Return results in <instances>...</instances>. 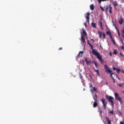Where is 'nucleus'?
<instances>
[{
	"label": "nucleus",
	"instance_id": "nucleus-1",
	"mask_svg": "<svg viewBox=\"0 0 124 124\" xmlns=\"http://www.w3.org/2000/svg\"><path fill=\"white\" fill-rule=\"evenodd\" d=\"M90 47H91L92 50V54L93 55H94V56H96V58L99 60L102 64H103V62H104V60L102 59V57L101 55H100V54L94 49H93V46L92 44H89Z\"/></svg>",
	"mask_w": 124,
	"mask_h": 124
},
{
	"label": "nucleus",
	"instance_id": "nucleus-2",
	"mask_svg": "<svg viewBox=\"0 0 124 124\" xmlns=\"http://www.w3.org/2000/svg\"><path fill=\"white\" fill-rule=\"evenodd\" d=\"M104 68L106 72H107V73H109V74H110V77L112 79H113V78H114L113 77L112 75H114V73H112V70H110V68L108 67V65H107V64L104 65Z\"/></svg>",
	"mask_w": 124,
	"mask_h": 124
},
{
	"label": "nucleus",
	"instance_id": "nucleus-3",
	"mask_svg": "<svg viewBox=\"0 0 124 124\" xmlns=\"http://www.w3.org/2000/svg\"><path fill=\"white\" fill-rule=\"evenodd\" d=\"M93 98L94 100V102L93 104V107L95 108V107H97L98 105V101L97 100V94L95 93V96H93Z\"/></svg>",
	"mask_w": 124,
	"mask_h": 124
},
{
	"label": "nucleus",
	"instance_id": "nucleus-4",
	"mask_svg": "<svg viewBox=\"0 0 124 124\" xmlns=\"http://www.w3.org/2000/svg\"><path fill=\"white\" fill-rule=\"evenodd\" d=\"M106 97L107 99H108V101H109V102L110 103H111V106H112L113 107V106H114V101H113L114 97H113L111 96H109L108 95H106Z\"/></svg>",
	"mask_w": 124,
	"mask_h": 124
},
{
	"label": "nucleus",
	"instance_id": "nucleus-5",
	"mask_svg": "<svg viewBox=\"0 0 124 124\" xmlns=\"http://www.w3.org/2000/svg\"><path fill=\"white\" fill-rule=\"evenodd\" d=\"M114 96L115 99L119 101L121 104H123V99L121 97H120V95H119V93H115Z\"/></svg>",
	"mask_w": 124,
	"mask_h": 124
},
{
	"label": "nucleus",
	"instance_id": "nucleus-6",
	"mask_svg": "<svg viewBox=\"0 0 124 124\" xmlns=\"http://www.w3.org/2000/svg\"><path fill=\"white\" fill-rule=\"evenodd\" d=\"M108 9H109V12L110 14H112L113 11V7L111 6V5L108 6V5H106V12H108Z\"/></svg>",
	"mask_w": 124,
	"mask_h": 124
},
{
	"label": "nucleus",
	"instance_id": "nucleus-7",
	"mask_svg": "<svg viewBox=\"0 0 124 124\" xmlns=\"http://www.w3.org/2000/svg\"><path fill=\"white\" fill-rule=\"evenodd\" d=\"M101 101L103 104V105L105 110H106V107H107V101H106V100H105V99H104V98H102L101 99Z\"/></svg>",
	"mask_w": 124,
	"mask_h": 124
},
{
	"label": "nucleus",
	"instance_id": "nucleus-8",
	"mask_svg": "<svg viewBox=\"0 0 124 124\" xmlns=\"http://www.w3.org/2000/svg\"><path fill=\"white\" fill-rule=\"evenodd\" d=\"M90 14L89 12L87 13V16H85L88 24H90Z\"/></svg>",
	"mask_w": 124,
	"mask_h": 124
},
{
	"label": "nucleus",
	"instance_id": "nucleus-9",
	"mask_svg": "<svg viewBox=\"0 0 124 124\" xmlns=\"http://www.w3.org/2000/svg\"><path fill=\"white\" fill-rule=\"evenodd\" d=\"M81 42H83V43H85V38L84 37V35H83V33H81Z\"/></svg>",
	"mask_w": 124,
	"mask_h": 124
},
{
	"label": "nucleus",
	"instance_id": "nucleus-10",
	"mask_svg": "<svg viewBox=\"0 0 124 124\" xmlns=\"http://www.w3.org/2000/svg\"><path fill=\"white\" fill-rule=\"evenodd\" d=\"M83 56V51H80L78 56H77V59H79L80 57H82Z\"/></svg>",
	"mask_w": 124,
	"mask_h": 124
},
{
	"label": "nucleus",
	"instance_id": "nucleus-11",
	"mask_svg": "<svg viewBox=\"0 0 124 124\" xmlns=\"http://www.w3.org/2000/svg\"><path fill=\"white\" fill-rule=\"evenodd\" d=\"M91 26L92 27V28H94V29H96V25H95V23L92 22L91 23Z\"/></svg>",
	"mask_w": 124,
	"mask_h": 124
},
{
	"label": "nucleus",
	"instance_id": "nucleus-12",
	"mask_svg": "<svg viewBox=\"0 0 124 124\" xmlns=\"http://www.w3.org/2000/svg\"><path fill=\"white\" fill-rule=\"evenodd\" d=\"M119 23L120 25H123V23H124V20L123 18H121V19L119 21Z\"/></svg>",
	"mask_w": 124,
	"mask_h": 124
},
{
	"label": "nucleus",
	"instance_id": "nucleus-13",
	"mask_svg": "<svg viewBox=\"0 0 124 124\" xmlns=\"http://www.w3.org/2000/svg\"><path fill=\"white\" fill-rule=\"evenodd\" d=\"M90 9L91 10H94V6L93 4H92L90 5Z\"/></svg>",
	"mask_w": 124,
	"mask_h": 124
},
{
	"label": "nucleus",
	"instance_id": "nucleus-14",
	"mask_svg": "<svg viewBox=\"0 0 124 124\" xmlns=\"http://www.w3.org/2000/svg\"><path fill=\"white\" fill-rule=\"evenodd\" d=\"M106 119H107V121H108V124H111V121L110 120V119H109V118H108V117H106Z\"/></svg>",
	"mask_w": 124,
	"mask_h": 124
},
{
	"label": "nucleus",
	"instance_id": "nucleus-15",
	"mask_svg": "<svg viewBox=\"0 0 124 124\" xmlns=\"http://www.w3.org/2000/svg\"><path fill=\"white\" fill-rule=\"evenodd\" d=\"M82 31H83V34H84L85 36H87V32H86V31L85 30V29H83Z\"/></svg>",
	"mask_w": 124,
	"mask_h": 124
},
{
	"label": "nucleus",
	"instance_id": "nucleus-16",
	"mask_svg": "<svg viewBox=\"0 0 124 124\" xmlns=\"http://www.w3.org/2000/svg\"><path fill=\"white\" fill-rule=\"evenodd\" d=\"M98 34L99 35V38H101V36L102 35V32L100 31H98Z\"/></svg>",
	"mask_w": 124,
	"mask_h": 124
},
{
	"label": "nucleus",
	"instance_id": "nucleus-17",
	"mask_svg": "<svg viewBox=\"0 0 124 124\" xmlns=\"http://www.w3.org/2000/svg\"><path fill=\"white\" fill-rule=\"evenodd\" d=\"M94 70H95V72H96V73L97 74L98 76H100V74H99V71H98V70H96V69H94Z\"/></svg>",
	"mask_w": 124,
	"mask_h": 124
},
{
	"label": "nucleus",
	"instance_id": "nucleus-18",
	"mask_svg": "<svg viewBox=\"0 0 124 124\" xmlns=\"http://www.w3.org/2000/svg\"><path fill=\"white\" fill-rule=\"evenodd\" d=\"M109 0H98L99 3H101V1H107Z\"/></svg>",
	"mask_w": 124,
	"mask_h": 124
},
{
	"label": "nucleus",
	"instance_id": "nucleus-19",
	"mask_svg": "<svg viewBox=\"0 0 124 124\" xmlns=\"http://www.w3.org/2000/svg\"><path fill=\"white\" fill-rule=\"evenodd\" d=\"M93 63H94L95 67L97 68V65L98 64H97V62H95V61H94V62H93Z\"/></svg>",
	"mask_w": 124,
	"mask_h": 124
},
{
	"label": "nucleus",
	"instance_id": "nucleus-20",
	"mask_svg": "<svg viewBox=\"0 0 124 124\" xmlns=\"http://www.w3.org/2000/svg\"><path fill=\"white\" fill-rule=\"evenodd\" d=\"M106 34H107V35H111V32L110 31H108L106 32Z\"/></svg>",
	"mask_w": 124,
	"mask_h": 124
},
{
	"label": "nucleus",
	"instance_id": "nucleus-21",
	"mask_svg": "<svg viewBox=\"0 0 124 124\" xmlns=\"http://www.w3.org/2000/svg\"><path fill=\"white\" fill-rule=\"evenodd\" d=\"M113 54H114V55H117V54H118V51H117V50L116 49H115L114 50Z\"/></svg>",
	"mask_w": 124,
	"mask_h": 124
},
{
	"label": "nucleus",
	"instance_id": "nucleus-22",
	"mask_svg": "<svg viewBox=\"0 0 124 124\" xmlns=\"http://www.w3.org/2000/svg\"><path fill=\"white\" fill-rule=\"evenodd\" d=\"M117 33L118 34V36H119V37L121 36V34H120V31H119V29H117Z\"/></svg>",
	"mask_w": 124,
	"mask_h": 124
},
{
	"label": "nucleus",
	"instance_id": "nucleus-23",
	"mask_svg": "<svg viewBox=\"0 0 124 124\" xmlns=\"http://www.w3.org/2000/svg\"><path fill=\"white\" fill-rule=\"evenodd\" d=\"M111 41H112V42H113V43L114 45H116V42H115V40H114V39H112Z\"/></svg>",
	"mask_w": 124,
	"mask_h": 124
},
{
	"label": "nucleus",
	"instance_id": "nucleus-24",
	"mask_svg": "<svg viewBox=\"0 0 124 124\" xmlns=\"http://www.w3.org/2000/svg\"><path fill=\"white\" fill-rule=\"evenodd\" d=\"M118 86L119 87H121L122 88H124V83H122L121 84H118Z\"/></svg>",
	"mask_w": 124,
	"mask_h": 124
},
{
	"label": "nucleus",
	"instance_id": "nucleus-25",
	"mask_svg": "<svg viewBox=\"0 0 124 124\" xmlns=\"http://www.w3.org/2000/svg\"><path fill=\"white\" fill-rule=\"evenodd\" d=\"M85 62H86V63H87V64H89V61H88V59H87V58H85Z\"/></svg>",
	"mask_w": 124,
	"mask_h": 124
},
{
	"label": "nucleus",
	"instance_id": "nucleus-26",
	"mask_svg": "<svg viewBox=\"0 0 124 124\" xmlns=\"http://www.w3.org/2000/svg\"><path fill=\"white\" fill-rule=\"evenodd\" d=\"M93 91L94 92H96V93H97V89H96V88H95V87H93Z\"/></svg>",
	"mask_w": 124,
	"mask_h": 124
},
{
	"label": "nucleus",
	"instance_id": "nucleus-27",
	"mask_svg": "<svg viewBox=\"0 0 124 124\" xmlns=\"http://www.w3.org/2000/svg\"><path fill=\"white\" fill-rule=\"evenodd\" d=\"M117 5L118 3H117V2L113 3V6L117 7Z\"/></svg>",
	"mask_w": 124,
	"mask_h": 124
},
{
	"label": "nucleus",
	"instance_id": "nucleus-28",
	"mask_svg": "<svg viewBox=\"0 0 124 124\" xmlns=\"http://www.w3.org/2000/svg\"><path fill=\"white\" fill-rule=\"evenodd\" d=\"M116 71L118 73H120V72H121V69H117Z\"/></svg>",
	"mask_w": 124,
	"mask_h": 124
},
{
	"label": "nucleus",
	"instance_id": "nucleus-29",
	"mask_svg": "<svg viewBox=\"0 0 124 124\" xmlns=\"http://www.w3.org/2000/svg\"><path fill=\"white\" fill-rule=\"evenodd\" d=\"M103 36L104 39L106 38V34H105V33H103Z\"/></svg>",
	"mask_w": 124,
	"mask_h": 124
},
{
	"label": "nucleus",
	"instance_id": "nucleus-30",
	"mask_svg": "<svg viewBox=\"0 0 124 124\" xmlns=\"http://www.w3.org/2000/svg\"><path fill=\"white\" fill-rule=\"evenodd\" d=\"M99 25L101 28H102V22L101 21L99 22Z\"/></svg>",
	"mask_w": 124,
	"mask_h": 124
},
{
	"label": "nucleus",
	"instance_id": "nucleus-31",
	"mask_svg": "<svg viewBox=\"0 0 124 124\" xmlns=\"http://www.w3.org/2000/svg\"><path fill=\"white\" fill-rule=\"evenodd\" d=\"M120 56H121V57H124V54H122V52L120 53Z\"/></svg>",
	"mask_w": 124,
	"mask_h": 124
},
{
	"label": "nucleus",
	"instance_id": "nucleus-32",
	"mask_svg": "<svg viewBox=\"0 0 124 124\" xmlns=\"http://www.w3.org/2000/svg\"><path fill=\"white\" fill-rule=\"evenodd\" d=\"M79 76L80 79H83V76H82V75H81V74H79Z\"/></svg>",
	"mask_w": 124,
	"mask_h": 124
},
{
	"label": "nucleus",
	"instance_id": "nucleus-33",
	"mask_svg": "<svg viewBox=\"0 0 124 124\" xmlns=\"http://www.w3.org/2000/svg\"><path fill=\"white\" fill-rule=\"evenodd\" d=\"M109 113H110V114H114V110H111V111H109Z\"/></svg>",
	"mask_w": 124,
	"mask_h": 124
},
{
	"label": "nucleus",
	"instance_id": "nucleus-34",
	"mask_svg": "<svg viewBox=\"0 0 124 124\" xmlns=\"http://www.w3.org/2000/svg\"><path fill=\"white\" fill-rule=\"evenodd\" d=\"M100 8H101V9L102 11H105V10H104V8H103V7H102V6H100Z\"/></svg>",
	"mask_w": 124,
	"mask_h": 124
},
{
	"label": "nucleus",
	"instance_id": "nucleus-35",
	"mask_svg": "<svg viewBox=\"0 0 124 124\" xmlns=\"http://www.w3.org/2000/svg\"><path fill=\"white\" fill-rule=\"evenodd\" d=\"M109 36H110V39H113V38L112 37V34H111L109 35Z\"/></svg>",
	"mask_w": 124,
	"mask_h": 124
},
{
	"label": "nucleus",
	"instance_id": "nucleus-36",
	"mask_svg": "<svg viewBox=\"0 0 124 124\" xmlns=\"http://www.w3.org/2000/svg\"><path fill=\"white\" fill-rule=\"evenodd\" d=\"M113 70H117V68L113 67Z\"/></svg>",
	"mask_w": 124,
	"mask_h": 124
},
{
	"label": "nucleus",
	"instance_id": "nucleus-37",
	"mask_svg": "<svg viewBox=\"0 0 124 124\" xmlns=\"http://www.w3.org/2000/svg\"><path fill=\"white\" fill-rule=\"evenodd\" d=\"M122 35H124V30L122 31Z\"/></svg>",
	"mask_w": 124,
	"mask_h": 124
},
{
	"label": "nucleus",
	"instance_id": "nucleus-38",
	"mask_svg": "<svg viewBox=\"0 0 124 124\" xmlns=\"http://www.w3.org/2000/svg\"><path fill=\"white\" fill-rule=\"evenodd\" d=\"M112 80L113 81V83H116V81L115 80V78H112Z\"/></svg>",
	"mask_w": 124,
	"mask_h": 124
},
{
	"label": "nucleus",
	"instance_id": "nucleus-39",
	"mask_svg": "<svg viewBox=\"0 0 124 124\" xmlns=\"http://www.w3.org/2000/svg\"><path fill=\"white\" fill-rule=\"evenodd\" d=\"M87 44H88V45L90 46V44H91V43H90V42H89V40L87 41Z\"/></svg>",
	"mask_w": 124,
	"mask_h": 124
},
{
	"label": "nucleus",
	"instance_id": "nucleus-40",
	"mask_svg": "<svg viewBox=\"0 0 124 124\" xmlns=\"http://www.w3.org/2000/svg\"><path fill=\"white\" fill-rule=\"evenodd\" d=\"M91 40L93 42V43H94V40H93V39H91Z\"/></svg>",
	"mask_w": 124,
	"mask_h": 124
},
{
	"label": "nucleus",
	"instance_id": "nucleus-41",
	"mask_svg": "<svg viewBox=\"0 0 124 124\" xmlns=\"http://www.w3.org/2000/svg\"><path fill=\"white\" fill-rule=\"evenodd\" d=\"M90 88H93V84H91V86H90Z\"/></svg>",
	"mask_w": 124,
	"mask_h": 124
},
{
	"label": "nucleus",
	"instance_id": "nucleus-42",
	"mask_svg": "<svg viewBox=\"0 0 124 124\" xmlns=\"http://www.w3.org/2000/svg\"><path fill=\"white\" fill-rule=\"evenodd\" d=\"M120 124H124V123L123 122H122V121H121V122H120Z\"/></svg>",
	"mask_w": 124,
	"mask_h": 124
},
{
	"label": "nucleus",
	"instance_id": "nucleus-43",
	"mask_svg": "<svg viewBox=\"0 0 124 124\" xmlns=\"http://www.w3.org/2000/svg\"><path fill=\"white\" fill-rule=\"evenodd\" d=\"M59 50H62V47H60L59 48Z\"/></svg>",
	"mask_w": 124,
	"mask_h": 124
},
{
	"label": "nucleus",
	"instance_id": "nucleus-44",
	"mask_svg": "<svg viewBox=\"0 0 124 124\" xmlns=\"http://www.w3.org/2000/svg\"><path fill=\"white\" fill-rule=\"evenodd\" d=\"M84 26H85V28H87V24L84 23Z\"/></svg>",
	"mask_w": 124,
	"mask_h": 124
},
{
	"label": "nucleus",
	"instance_id": "nucleus-45",
	"mask_svg": "<svg viewBox=\"0 0 124 124\" xmlns=\"http://www.w3.org/2000/svg\"><path fill=\"white\" fill-rule=\"evenodd\" d=\"M122 43L123 45H124V41H123V40H122Z\"/></svg>",
	"mask_w": 124,
	"mask_h": 124
},
{
	"label": "nucleus",
	"instance_id": "nucleus-46",
	"mask_svg": "<svg viewBox=\"0 0 124 124\" xmlns=\"http://www.w3.org/2000/svg\"><path fill=\"white\" fill-rule=\"evenodd\" d=\"M121 48H122V49H124V46H121Z\"/></svg>",
	"mask_w": 124,
	"mask_h": 124
},
{
	"label": "nucleus",
	"instance_id": "nucleus-47",
	"mask_svg": "<svg viewBox=\"0 0 124 124\" xmlns=\"http://www.w3.org/2000/svg\"><path fill=\"white\" fill-rule=\"evenodd\" d=\"M118 80H121V79H120L119 77H118Z\"/></svg>",
	"mask_w": 124,
	"mask_h": 124
},
{
	"label": "nucleus",
	"instance_id": "nucleus-48",
	"mask_svg": "<svg viewBox=\"0 0 124 124\" xmlns=\"http://www.w3.org/2000/svg\"><path fill=\"white\" fill-rule=\"evenodd\" d=\"M110 56H112V54L110 53Z\"/></svg>",
	"mask_w": 124,
	"mask_h": 124
},
{
	"label": "nucleus",
	"instance_id": "nucleus-49",
	"mask_svg": "<svg viewBox=\"0 0 124 124\" xmlns=\"http://www.w3.org/2000/svg\"><path fill=\"white\" fill-rule=\"evenodd\" d=\"M116 77H117V78H118V77H118V76H116Z\"/></svg>",
	"mask_w": 124,
	"mask_h": 124
},
{
	"label": "nucleus",
	"instance_id": "nucleus-50",
	"mask_svg": "<svg viewBox=\"0 0 124 124\" xmlns=\"http://www.w3.org/2000/svg\"><path fill=\"white\" fill-rule=\"evenodd\" d=\"M100 20H102V18H100Z\"/></svg>",
	"mask_w": 124,
	"mask_h": 124
}]
</instances>
